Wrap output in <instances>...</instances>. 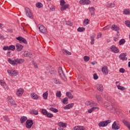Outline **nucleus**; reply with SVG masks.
Wrapping results in <instances>:
<instances>
[{
    "mask_svg": "<svg viewBox=\"0 0 130 130\" xmlns=\"http://www.w3.org/2000/svg\"><path fill=\"white\" fill-rule=\"evenodd\" d=\"M25 61V59H16L14 60H12L11 58L8 59V62L12 66H15V64H21V63H23Z\"/></svg>",
    "mask_w": 130,
    "mask_h": 130,
    "instance_id": "f257e3e1",
    "label": "nucleus"
},
{
    "mask_svg": "<svg viewBox=\"0 0 130 130\" xmlns=\"http://www.w3.org/2000/svg\"><path fill=\"white\" fill-rule=\"evenodd\" d=\"M111 122V120H107L106 121H103L99 122L98 124L99 126L104 127L105 126H107L109 123Z\"/></svg>",
    "mask_w": 130,
    "mask_h": 130,
    "instance_id": "f03ea898",
    "label": "nucleus"
},
{
    "mask_svg": "<svg viewBox=\"0 0 130 130\" xmlns=\"http://www.w3.org/2000/svg\"><path fill=\"white\" fill-rule=\"evenodd\" d=\"M46 71H47L45 72L46 75H49V74H50V75H55V74H56V71L54 68H47Z\"/></svg>",
    "mask_w": 130,
    "mask_h": 130,
    "instance_id": "7ed1b4c3",
    "label": "nucleus"
},
{
    "mask_svg": "<svg viewBox=\"0 0 130 130\" xmlns=\"http://www.w3.org/2000/svg\"><path fill=\"white\" fill-rule=\"evenodd\" d=\"M7 73L9 74V76L11 77H16V76H18V72H17L15 70H8Z\"/></svg>",
    "mask_w": 130,
    "mask_h": 130,
    "instance_id": "20e7f679",
    "label": "nucleus"
},
{
    "mask_svg": "<svg viewBox=\"0 0 130 130\" xmlns=\"http://www.w3.org/2000/svg\"><path fill=\"white\" fill-rule=\"evenodd\" d=\"M25 13L28 18L30 19H33V14H32V12H31V10L28 8L26 7L25 8Z\"/></svg>",
    "mask_w": 130,
    "mask_h": 130,
    "instance_id": "39448f33",
    "label": "nucleus"
},
{
    "mask_svg": "<svg viewBox=\"0 0 130 130\" xmlns=\"http://www.w3.org/2000/svg\"><path fill=\"white\" fill-rule=\"evenodd\" d=\"M38 27L41 33H45V34L47 33V29H46V28H45L43 25L39 24Z\"/></svg>",
    "mask_w": 130,
    "mask_h": 130,
    "instance_id": "423d86ee",
    "label": "nucleus"
},
{
    "mask_svg": "<svg viewBox=\"0 0 130 130\" xmlns=\"http://www.w3.org/2000/svg\"><path fill=\"white\" fill-rule=\"evenodd\" d=\"M33 120H27L26 121V127L27 128H31L33 125Z\"/></svg>",
    "mask_w": 130,
    "mask_h": 130,
    "instance_id": "0eeeda50",
    "label": "nucleus"
},
{
    "mask_svg": "<svg viewBox=\"0 0 130 130\" xmlns=\"http://www.w3.org/2000/svg\"><path fill=\"white\" fill-rule=\"evenodd\" d=\"M8 103H9V104L11 105V106H13V107H16V106H17V105H16V103L15 102V101L13 100L12 98H8Z\"/></svg>",
    "mask_w": 130,
    "mask_h": 130,
    "instance_id": "6e6552de",
    "label": "nucleus"
},
{
    "mask_svg": "<svg viewBox=\"0 0 130 130\" xmlns=\"http://www.w3.org/2000/svg\"><path fill=\"white\" fill-rule=\"evenodd\" d=\"M16 40H18V41H19V43H22V42L23 43H24V44H27V40H25V38L21 37V36H19V37H18L16 38Z\"/></svg>",
    "mask_w": 130,
    "mask_h": 130,
    "instance_id": "1a4fd4ad",
    "label": "nucleus"
},
{
    "mask_svg": "<svg viewBox=\"0 0 130 130\" xmlns=\"http://www.w3.org/2000/svg\"><path fill=\"white\" fill-rule=\"evenodd\" d=\"M113 129L117 130L120 128V124L117 123L116 121H114L112 125Z\"/></svg>",
    "mask_w": 130,
    "mask_h": 130,
    "instance_id": "9d476101",
    "label": "nucleus"
},
{
    "mask_svg": "<svg viewBox=\"0 0 130 130\" xmlns=\"http://www.w3.org/2000/svg\"><path fill=\"white\" fill-rule=\"evenodd\" d=\"M104 106L105 107H106V108L109 109L110 110H112V109H113L114 108L113 106L108 102H105L104 103Z\"/></svg>",
    "mask_w": 130,
    "mask_h": 130,
    "instance_id": "9b49d317",
    "label": "nucleus"
},
{
    "mask_svg": "<svg viewBox=\"0 0 130 130\" xmlns=\"http://www.w3.org/2000/svg\"><path fill=\"white\" fill-rule=\"evenodd\" d=\"M58 74L62 79H63V78H66V75H64V73H63V71H62V68L61 67H59L58 69Z\"/></svg>",
    "mask_w": 130,
    "mask_h": 130,
    "instance_id": "f8f14e48",
    "label": "nucleus"
},
{
    "mask_svg": "<svg viewBox=\"0 0 130 130\" xmlns=\"http://www.w3.org/2000/svg\"><path fill=\"white\" fill-rule=\"evenodd\" d=\"M125 56H126V53H123L119 55V57L121 60H127V58Z\"/></svg>",
    "mask_w": 130,
    "mask_h": 130,
    "instance_id": "ddd939ff",
    "label": "nucleus"
},
{
    "mask_svg": "<svg viewBox=\"0 0 130 130\" xmlns=\"http://www.w3.org/2000/svg\"><path fill=\"white\" fill-rule=\"evenodd\" d=\"M85 104L87 105V106H90V107H92V106H95V105H96L97 104L95 103V102L91 101H87L85 103Z\"/></svg>",
    "mask_w": 130,
    "mask_h": 130,
    "instance_id": "4468645a",
    "label": "nucleus"
},
{
    "mask_svg": "<svg viewBox=\"0 0 130 130\" xmlns=\"http://www.w3.org/2000/svg\"><path fill=\"white\" fill-rule=\"evenodd\" d=\"M79 4L80 5H90V4H91V1L89 0H80L79 1Z\"/></svg>",
    "mask_w": 130,
    "mask_h": 130,
    "instance_id": "2eb2a0df",
    "label": "nucleus"
},
{
    "mask_svg": "<svg viewBox=\"0 0 130 130\" xmlns=\"http://www.w3.org/2000/svg\"><path fill=\"white\" fill-rule=\"evenodd\" d=\"M102 72L104 75H108V69L107 68V66H104L102 68Z\"/></svg>",
    "mask_w": 130,
    "mask_h": 130,
    "instance_id": "dca6fc26",
    "label": "nucleus"
},
{
    "mask_svg": "<svg viewBox=\"0 0 130 130\" xmlns=\"http://www.w3.org/2000/svg\"><path fill=\"white\" fill-rule=\"evenodd\" d=\"M16 50L18 52L21 51L22 49H23L24 46L23 45L20 44H16Z\"/></svg>",
    "mask_w": 130,
    "mask_h": 130,
    "instance_id": "f3484780",
    "label": "nucleus"
},
{
    "mask_svg": "<svg viewBox=\"0 0 130 130\" xmlns=\"http://www.w3.org/2000/svg\"><path fill=\"white\" fill-rule=\"evenodd\" d=\"M23 93H24V89L22 88H19L18 89L16 92V95L19 96V97L22 96L23 95Z\"/></svg>",
    "mask_w": 130,
    "mask_h": 130,
    "instance_id": "a211bd4d",
    "label": "nucleus"
},
{
    "mask_svg": "<svg viewBox=\"0 0 130 130\" xmlns=\"http://www.w3.org/2000/svg\"><path fill=\"white\" fill-rule=\"evenodd\" d=\"M110 49H111L112 51L115 53H118V52H119V50L114 45L112 46Z\"/></svg>",
    "mask_w": 130,
    "mask_h": 130,
    "instance_id": "6ab92c4d",
    "label": "nucleus"
},
{
    "mask_svg": "<svg viewBox=\"0 0 130 130\" xmlns=\"http://www.w3.org/2000/svg\"><path fill=\"white\" fill-rule=\"evenodd\" d=\"M112 30L116 31L118 34L119 33V27H118L117 25H116L115 24H113L112 26Z\"/></svg>",
    "mask_w": 130,
    "mask_h": 130,
    "instance_id": "aec40b11",
    "label": "nucleus"
},
{
    "mask_svg": "<svg viewBox=\"0 0 130 130\" xmlns=\"http://www.w3.org/2000/svg\"><path fill=\"white\" fill-rule=\"evenodd\" d=\"M69 8H70V5L64 4V5L61 6L60 8V11H61V12H63V11L67 10V9H69Z\"/></svg>",
    "mask_w": 130,
    "mask_h": 130,
    "instance_id": "412c9836",
    "label": "nucleus"
},
{
    "mask_svg": "<svg viewBox=\"0 0 130 130\" xmlns=\"http://www.w3.org/2000/svg\"><path fill=\"white\" fill-rule=\"evenodd\" d=\"M30 96L32 99H35V100H37V99H39V95H37L35 93H32L30 94Z\"/></svg>",
    "mask_w": 130,
    "mask_h": 130,
    "instance_id": "4be33fe9",
    "label": "nucleus"
},
{
    "mask_svg": "<svg viewBox=\"0 0 130 130\" xmlns=\"http://www.w3.org/2000/svg\"><path fill=\"white\" fill-rule=\"evenodd\" d=\"M89 10L91 16H95V9L94 7H89Z\"/></svg>",
    "mask_w": 130,
    "mask_h": 130,
    "instance_id": "5701e85b",
    "label": "nucleus"
},
{
    "mask_svg": "<svg viewBox=\"0 0 130 130\" xmlns=\"http://www.w3.org/2000/svg\"><path fill=\"white\" fill-rule=\"evenodd\" d=\"M58 125L60 126V127H67L68 126V124L67 123H63L62 122H60L58 123Z\"/></svg>",
    "mask_w": 130,
    "mask_h": 130,
    "instance_id": "b1692460",
    "label": "nucleus"
},
{
    "mask_svg": "<svg viewBox=\"0 0 130 130\" xmlns=\"http://www.w3.org/2000/svg\"><path fill=\"white\" fill-rule=\"evenodd\" d=\"M95 98L96 100H98L100 102H102L103 99H102V97H101V95H100V93H97L96 94Z\"/></svg>",
    "mask_w": 130,
    "mask_h": 130,
    "instance_id": "393cba45",
    "label": "nucleus"
},
{
    "mask_svg": "<svg viewBox=\"0 0 130 130\" xmlns=\"http://www.w3.org/2000/svg\"><path fill=\"white\" fill-rule=\"evenodd\" d=\"M96 36V35H93L90 37V44L91 45H93L94 44V43L95 42V37Z\"/></svg>",
    "mask_w": 130,
    "mask_h": 130,
    "instance_id": "a878e982",
    "label": "nucleus"
},
{
    "mask_svg": "<svg viewBox=\"0 0 130 130\" xmlns=\"http://www.w3.org/2000/svg\"><path fill=\"white\" fill-rule=\"evenodd\" d=\"M74 130H85V127L82 126H76L74 128Z\"/></svg>",
    "mask_w": 130,
    "mask_h": 130,
    "instance_id": "bb28decb",
    "label": "nucleus"
},
{
    "mask_svg": "<svg viewBox=\"0 0 130 130\" xmlns=\"http://www.w3.org/2000/svg\"><path fill=\"white\" fill-rule=\"evenodd\" d=\"M97 89L101 92L103 91V85L102 84H98L96 85Z\"/></svg>",
    "mask_w": 130,
    "mask_h": 130,
    "instance_id": "cd10ccee",
    "label": "nucleus"
},
{
    "mask_svg": "<svg viewBox=\"0 0 130 130\" xmlns=\"http://www.w3.org/2000/svg\"><path fill=\"white\" fill-rule=\"evenodd\" d=\"M66 96L69 98V99H73L74 98V95L71 93V92H67Z\"/></svg>",
    "mask_w": 130,
    "mask_h": 130,
    "instance_id": "c85d7f7f",
    "label": "nucleus"
},
{
    "mask_svg": "<svg viewBox=\"0 0 130 130\" xmlns=\"http://www.w3.org/2000/svg\"><path fill=\"white\" fill-rule=\"evenodd\" d=\"M0 84H1V86H2V87H3V88H4L5 89H7L8 90V88L7 87V85L6 84V83H5V82H4V81L0 80Z\"/></svg>",
    "mask_w": 130,
    "mask_h": 130,
    "instance_id": "c756f323",
    "label": "nucleus"
},
{
    "mask_svg": "<svg viewBox=\"0 0 130 130\" xmlns=\"http://www.w3.org/2000/svg\"><path fill=\"white\" fill-rule=\"evenodd\" d=\"M123 123L130 130V124L128 123V121L126 120H123Z\"/></svg>",
    "mask_w": 130,
    "mask_h": 130,
    "instance_id": "7c9ffc66",
    "label": "nucleus"
},
{
    "mask_svg": "<svg viewBox=\"0 0 130 130\" xmlns=\"http://www.w3.org/2000/svg\"><path fill=\"white\" fill-rule=\"evenodd\" d=\"M27 117L26 116H22L20 118V123H24V122H25L26 120H27Z\"/></svg>",
    "mask_w": 130,
    "mask_h": 130,
    "instance_id": "2f4dec72",
    "label": "nucleus"
},
{
    "mask_svg": "<svg viewBox=\"0 0 130 130\" xmlns=\"http://www.w3.org/2000/svg\"><path fill=\"white\" fill-rule=\"evenodd\" d=\"M62 53L63 54H66V55H72V53L69 51L68 50H62Z\"/></svg>",
    "mask_w": 130,
    "mask_h": 130,
    "instance_id": "473e14b6",
    "label": "nucleus"
},
{
    "mask_svg": "<svg viewBox=\"0 0 130 130\" xmlns=\"http://www.w3.org/2000/svg\"><path fill=\"white\" fill-rule=\"evenodd\" d=\"M96 109H99V108H98L97 107H93L91 108V109H90L89 110H88V113H92V112H93V111H94V110H96Z\"/></svg>",
    "mask_w": 130,
    "mask_h": 130,
    "instance_id": "72a5a7b5",
    "label": "nucleus"
},
{
    "mask_svg": "<svg viewBox=\"0 0 130 130\" xmlns=\"http://www.w3.org/2000/svg\"><path fill=\"white\" fill-rule=\"evenodd\" d=\"M47 97H48V91H46L43 94V98L44 100H47Z\"/></svg>",
    "mask_w": 130,
    "mask_h": 130,
    "instance_id": "f704fd0d",
    "label": "nucleus"
},
{
    "mask_svg": "<svg viewBox=\"0 0 130 130\" xmlns=\"http://www.w3.org/2000/svg\"><path fill=\"white\" fill-rule=\"evenodd\" d=\"M36 7H37V8H38L39 9H41V8L43 7V4H42V3H41L39 2L36 4Z\"/></svg>",
    "mask_w": 130,
    "mask_h": 130,
    "instance_id": "c9c22d12",
    "label": "nucleus"
},
{
    "mask_svg": "<svg viewBox=\"0 0 130 130\" xmlns=\"http://www.w3.org/2000/svg\"><path fill=\"white\" fill-rule=\"evenodd\" d=\"M107 7L110 9H112V8H114V7H115V4L114 3H109L107 4Z\"/></svg>",
    "mask_w": 130,
    "mask_h": 130,
    "instance_id": "e433bc0d",
    "label": "nucleus"
},
{
    "mask_svg": "<svg viewBox=\"0 0 130 130\" xmlns=\"http://www.w3.org/2000/svg\"><path fill=\"white\" fill-rule=\"evenodd\" d=\"M124 15H130V10L129 9H124L123 11Z\"/></svg>",
    "mask_w": 130,
    "mask_h": 130,
    "instance_id": "4c0bfd02",
    "label": "nucleus"
},
{
    "mask_svg": "<svg viewBox=\"0 0 130 130\" xmlns=\"http://www.w3.org/2000/svg\"><path fill=\"white\" fill-rule=\"evenodd\" d=\"M50 111H52L54 113H57V112H58V110L57 109L54 108L53 107H51L50 108Z\"/></svg>",
    "mask_w": 130,
    "mask_h": 130,
    "instance_id": "58836bf2",
    "label": "nucleus"
},
{
    "mask_svg": "<svg viewBox=\"0 0 130 130\" xmlns=\"http://www.w3.org/2000/svg\"><path fill=\"white\" fill-rule=\"evenodd\" d=\"M30 114H34L35 115H37L38 114V111L36 110H32L31 111H30Z\"/></svg>",
    "mask_w": 130,
    "mask_h": 130,
    "instance_id": "ea45409f",
    "label": "nucleus"
},
{
    "mask_svg": "<svg viewBox=\"0 0 130 130\" xmlns=\"http://www.w3.org/2000/svg\"><path fill=\"white\" fill-rule=\"evenodd\" d=\"M62 102L63 103V104H68V103H69V99H68V98H65L62 101Z\"/></svg>",
    "mask_w": 130,
    "mask_h": 130,
    "instance_id": "a19ab883",
    "label": "nucleus"
},
{
    "mask_svg": "<svg viewBox=\"0 0 130 130\" xmlns=\"http://www.w3.org/2000/svg\"><path fill=\"white\" fill-rule=\"evenodd\" d=\"M89 22H90V20H89V19H85L83 21L84 26H86V25H88V24H89Z\"/></svg>",
    "mask_w": 130,
    "mask_h": 130,
    "instance_id": "79ce46f5",
    "label": "nucleus"
},
{
    "mask_svg": "<svg viewBox=\"0 0 130 130\" xmlns=\"http://www.w3.org/2000/svg\"><path fill=\"white\" fill-rule=\"evenodd\" d=\"M86 30V28L85 27H79L77 29L78 32H83V31H85Z\"/></svg>",
    "mask_w": 130,
    "mask_h": 130,
    "instance_id": "37998d69",
    "label": "nucleus"
},
{
    "mask_svg": "<svg viewBox=\"0 0 130 130\" xmlns=\"http://www.w3.org/2000/svg\"><path fill=\"white\" fill-rule=\"evenodd\" d=\"M16 49V47L15 46L11 45L9 46V50H12V51H14Z\"/></svg>",
    "mask_w": 130,
    "mask_h": 130,
    "instance_id": "c03bdc74",
    "label": "nucleus"
},
{
    "mask_svg": "<svg viewBox=\"0 0 130 130\" xmlns=\"http://www.w3.org/2000/svg\"><path fill=\"white\" fill-rule=\"evenodd\" d=\"M117 88L118 90H121V91H124V90H125V87L120 85H117Z\"/></svg>",
    "mask_w": 130,
    "mask_h": 130,
    "instance_id": "a18cd8bd",
    "label": "nucleus"
},
{
    "mask_svg": "<svg viewBox=\"0 0 130 130\" xmlns=\"http://www.w3.org/2000/svg\"><path fill=\"white\" fill-rule=\"evenodd\" d=\"M42 113L44 115H47L48 112H47V110H45V109H42Z\"/></svg>",
    "mask_w": 130,
    "mask_h": 130,
    "instance_id": "49530a36",
    "label": "nucleus"
},
{
    "mask_svg": "<svg viewBox=\"0 0 130 130\" xmlns=\"http://www.w3.org/2000/svg\"><path fill=\"white\" fill-rule=\"evenodd\" d=\"M84 60L85 62L89 61L90 60V57L88 56H84Z\"/></svg>",
    "mask_w": 130,
    "mask_h": 130,
    "instance_id": "de8ad7c7",
    "label": "nucleus"
},
{
    "mask_svg": "<svg viewBox=\"0 0 130 130\" xmlns=\"http://www.w3.org/2000/svg\"><path fill=\"white\" fill-rule=\"evenodd\" d=\"M124 43H125V40L123 39H121L119 41V45H121L122 44H123Z\"/></svg>",
    "mask_w": 130,
    "mask_h": 130,
    "instance_id": "09e8293b",
    "label": "nucleus"
},
{
    "mask_svg": "<svg viewBox=\"0 0 130 130\" xmlns=\"http://www.w3.org/2000/svg\"><path fill=\"white\" fill-rule=\"evenodd\" d=\"M65 24L66 25H68V26H73V25H74V24L70 21H66Z\"/></svg>",
    "mask_w": 130,
    "mask_h": 130,
    "instance_id": "8fccbe9b",
    "label": "nucleus"
},
{
    "mask_svg": "<svg viewBox=\"0 0 130 130\" xmlns=\"http://www.w3.org/2000/svg\"><path fill=\"white\" fill-rule=\"evenodd\" d=\"M54 82L57 85L60 84V81H59V79H57L56 78H55L54 79Z\"/></svg>",
    "mask_w": 130,
    "mask_h": 130,
    "instance_id": "3c124183",
    "label": "nucleus"
},
{
    "mask_svg": "<svg viewBox=\"0 0 130 130\" xmlns=\"http://www.w3.org/2000/svg\"><path fill=\"white\" fill-rule=\"evenodd\" d=\"M56 96L57 97H58L59 98L61 97V92H60V91H57V92L56 93Z\"/></svg>",
    "mask_w": 130,
    "mask_h": 130,
    "instance_id": "603ef678",
    "label": "nucleus"
},
{
    "mask_svg": "<svg viewBox=\"0 0 130 130\" xmlns=\"http://www.w3.org/2000/svg\"><path fill=\"white\" fill-rule=\"evenodd\" d=\"M125 24L127 27L130 28V21L129 20H126L125 21Z\"/></svg>",
    "mask_w": 130,
    "mask_h": 130,
    "instance_id": "864d4df0",
    "label": "nucleus"
},
{
    "mask_svg": "<svg viewBox=\"0 0 130 130\" xmlns=\"http://www.w3.org/2000/svg\"><path fill=\"white\" fill-rule=\"evenodd\" d=\"M46 116L49 118H52V117H53V114L50 113H48V114L46 115Z\"/></svg>",
    "mask_w": 130,
    "mask_h": 130,
    "instance_id": "5fc2aeb1",
    "label": "nucleus"
},
{
    "mask_svg": "<svg viewBox=\"0 0 130 130\" xmlns=\"http://www.w3.org/2000/svg\"><path fill=\"white\" fill-rule=\"evenodd\" d=\"M12 56H13V53H12V52L9 51L7 53V56L8 57H11Z\"/></svg>",
    "mask_w": 130,
    "mask_h": 130,
    "instance_id": "6e6d98bb",
    "label": "nucleus"
},
{
    "mask_svg": "<svg viewBox=\"0 0 130 130\" xmlns=\"http://www.w3.org/2000/svg\"><path fill=\"white\" fill-rule=\"evenodd\" d=\"M66 4V1L64 0H61L60 2V5L61 7L63 6Z\"/></svg>",
    "mask_w": 130,
    "mask_h": 130,
    "instance_id": "4d7b16f0",
    "label": "nucleus"
},
{
    "mask_svg": "<svg viewBox=\"0 0 130 130\" xmlns=\"http://www.w3.org/2000/svg\"><path fill=\"white\" fill-rule=\"evenodd\" d=\"M93 79L94 80H98V75H97V74L94 73L93 74Z\"/></svg>",
    "mask_w": 130,
    "mask_h": 130,
    "instance_id": "13d9d810",
    "label": "nucleus"
},
{
    "mask_svg": "<svg viewBox=\"0 0 130 130\" xmlns=\"http://www.w3.org/2000/svg\"><path fill=\"white\" fill-rule=\"evenodd\" d=\"M4 50H10V46H4L3 47Z\"/></svg>",
    "mask_w": 130,
    "mask_h": 130,
    "instance_id": "bf43d9fd",
    "label": "nucleus"
},
{
    "mask_svg": "<svg viewBox=\"0 0 130 130\" xmlns=\"http://www.w3.org/2000/svg\"><path fill=\"white\" fill-rule=\"evenodd\" d=\"M125 72V70L123 68H121L119 69V72L121 73L122 74H123Z\"/></svg>",
    "mask_w": 130,
    "mask_h": 130,
    "instance_id": "052dcab7",
    "label": "nucleus"
},
{
    "mask_svg": "<svg viewBox=\"0 0 130 130\" xmlns=\"http://www.w3.org/2000/svg\"><path fill=\"white\" fill-rule=\"evenodd\" d=\"M50 10L51 11H52V12H54V11H55V7L54 6H51L50 8Z\"/></svg>",
    "mask_w": 130,
    "mask_h": 130,
    "instance_id": "680f3d73",
    "label": "nucleus"
},
{
    "mask_svg": "<svg viewBox=\"0 0 130 130\" xmlns=\"http://www.w3.org/2000/svg\"><path fill=\"white\" fill-rule=\"evenodd\" d=\"M4 118L5 121H9V120H10V118H9V117H8L7 116H5Z\"/></svg>",
    "mask_w": 130,
    "mask_h": 130,
    "instance_id": "e2e57ef3",
    "label": "nucleus"
},
{
    "mask_svg": "<svg viewBox=\"0 0 130 130\" xmlns=\"http://www.w3.org/2000/svg\"><path fill=\"white\" fill-rule=\"evenodd\" d=\"M113 39L114 41H117L118 40V35H117V37H114Z\"/></svg>",
    "mask_w": 130,
    "mask_h": 130,
    "instance_id": "0e129e2a",
    "label": "nucleus"
},
{
    "mask_svg": "<svg viewBox=\"0 0 130 130\" xmlns=\"http://www.w3.org/2000/svg\"><path fill=\"white\" fill-rule=\"evenodd\" d=\"M8 32L9 33H13V29L12 28H9L7 29Z\"/></svg>",
    "mask_w": 130,
    "mask_h": 130,
    "instance_id": "69168bd1",
    "label": "nucleus"
},
{
    "mask_svg": "<svg viewBox=\"0 0 130 130\" xmlns=\"http://www.w3.org/2000/svg\"><path fill=\"white\" fill-rule=\"evenodd\" d=\"M68 106H69L70 108H72V107L74 106V104L73 103L69 104L68 105Z\"/></svg>",
    "mask_w": 130,
    "mask_h": 130,
    "instance_id": "338daca9",
    "label": "nucleus"
},
{
    "mask_svg": "<svg viewBox=\"0 0 130 130\" xmlns=\"http://www.w3.org/2000/svg\"><path fill=\"white\" fill-rule=\"evenodd\" d=\"M70 107L68 106V105H66L65 107H64V109H65V110H67L68 109H70Z\"/></svg>",
    "mask_w": 130,
    "mask_h": 130,
    "instance_id": "774afa93",
    "label": "nucleus"
}]
</instances>
